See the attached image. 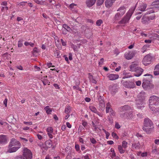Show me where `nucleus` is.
<instances>
[{"instance_id": "obj_1", "label": "nucleus", "mask_w": 159, "mask_h": 159, "mask_svg": "<svg viewBox=\"0 0 159 159\" xmlns=\"http://www.w3.org/2000/svg\"><path fill=\"white\" fill-rule=\"evenodd\" d=\"M32 153L31 151L27 148H25L23 149L22 156L21 155L15 157V159H32Z\"/></svg>"}, {"instance_id": "obj_2", "label": "nucleus", "mask_w": 159, "mask_h": 159, "mask_svg": "<svg viewBox=\"0 0 159 159\" xmlns=\"http://www.w3.org/2000/svg\"><path fill=\"white\" fill-rule=\"evenodd\" d=\"M133 13V11L130 10H129L125 15L118 22V24L120 25H125L128 23Z\"/></svg>"}, {"instance_id": "obj_3", "label": "nucleus", "mask_w": 159, "mask_h": 159, "mask_svg": "<svg viewBox=\"0 0 159 159\" xmlns=\"http://www.w3.org/2000/svg\"><path fill=\"white\" fill-rule=\"evenodd\" d=\"M118 12L115 15L114 18L116 20H118L122 16L126 11L125 7L124 6H121L119 7L117 10Z\"/></svg>"}, {"instance_id": "obj_4", "label": "nucleus", "mask_w": 159, "mask_h": 159, "mask_svg": "<svg viewBox=\"0 0 159 159\" xmlns=\"http://www.w3.org/2000/svg\"><path fill=\"white\" fill-rule=\"evenodd\" d=\"M149 103L155 106H159V98L155 95L151 96L149 99Z\"/></svg>"}, {"instance_id": "obj_5", "label": "nucleus", "mask_w": 159, "mask_h": 159, "mask_svg": "<svg viewBox=\"0 0 159 159\" xmlns=\"http://www.w3.org/2000/svg\"><path fill=\"white\" fill-rule=\"evenodd\" d=\"M142 86L143 88L145 89L152 88L154 87V85L151 84L150 81L145 79L143 80Z\"/></svg>"}, {"instance_id": "obj_6", "label": "nucleus", "mask_w": 159, "mask_h": 159, "mask_svg": "<svg viewBox=\"0 0 159 159\" xmlns=\"http://www.w3.org/2000/svg\"><path fill=\"white\" fill-rule=\"evenodd\" d=\"M21 146V145L20 142L15 139L12 138L11 139L10 142L8 145V147L11 148L13 146Z\"/></svg>"}, {"instance_id": "obj_7", "label": "nucleus", "mask_w": 159, "mask_h": 159, "mask_svg": "<svg viewBox=\"0 0 159 159\" xmlns=\"http://www.w3.org/2000/svg\"><path fill=\"white\" fill-rule=\"evenodd\" d=\"M136 53L135 51H130L125 52V58L127 60L131 59L135 55Z\"/></svg>"}, {"instance_id": "obj_8", "label": "nucleus", "mask_w": 159, "mask_h": 159, "mask_svg": "<svg viewBox=\"0 0 159 159\" xmlns=\"http://www.w3.org/2000/svg\"><path fill=\"white\" fill-rule=\"evenodd\" d=\"M152 57L150 55H146L143 59V63L144 65L147 66L150 63Z\"/></svg>"}, {"instance_id": "obj_9", "label": "nucleus", "mask_w": 159, "mask_h": 159, "mask_svg": "<svg viewBox=\"0 0 159 159\" xmlns=\"http://www.w3.org/2000/svg\"><path fill=\"white\" fill-rule=\"evenodd\" d=\"M107 77L110 80H114L118 79L119 75L118 74L108 73L107 74Z\"/></svg>"}, {"instance_id": "obj_10", "label": "nucleus", "mask_w": 159, "mask_h": 159, "mask_svg": "<svg viewBox=\"0 0 159 159\" xmlns=\"http://www.w3.org/2000/svg\"><path fill=\"white\" fill-rule=\"evenodd\" d=\"M153 123L149 119L147 118L144 119L143 126L146 127H153Z\"/></svg>"}, {"instance_id": "obj_11", "label": "nucleus", "mask_w": 159, "mask_h": 159, "mask_svg": "<svg viewBox=\"0 0 159 159\" xmlns=\"http://www.w3.org/2000/svg\"><path fill=\"white\" fill-rule=\"evenodd\" d=\"M138 66V64L133 63L130 66L129 70L132 72L134 71L137 69H139L141 70V68Z\"/></svg>"}, {"instance_id": "obj_12", "label": "nucleus", "mask_w": 159, "mask_h": 159, "mask_svg": "<svg viewBox=\"0 0 159 159\" xmlns=\"http://www.w3.org/2000/svg\"><path fill=\"white\" fill-rule=\"evenodd\" d=\"M144 100L137 98L136 100V104L138 108H141L143 107L144 104Z\"/></svg>"}, {"instance_id": "obj_13", "label": "nucleus", "mask_w": 159, "mask_h": 159, "mask_svg": "<svg viewBox=\"0 0 159 159\" xmlns=\"http://www.w3.org/2000/svg\"><path fill=\"white\" fill-rule=\"evenodd\" d=\"M109 87L112 94H115L117 91V85L116 84L110 85Z\"/></svg>"}, {"instance_id": "obj_14", "label": "nucleus", "mask_w": 159, "mask_h": 159, "mask_svg": "<svg viewBox=\"0 0 159 159\" xmlns=\"http://www.w3.org/2000/svg\"><path fill=\"white\" fill-rule=\"evenodd\" d=\"M97 0H86L85 4L87 7L90 8L94 5Z\"/></svg>"}, {"instance_id": "obj_15", "label": "nucleus", "mask_w": 159, "mask_h": 159, "mask_svg": "<svg viewBox=\"0 0 159 159\" xmlns=\"http://www.w3.org/2000/svg\"><path fill=\"white\" fill-rule=\"evenodd\" d=\"M130 109L129 106L126 105L120 107L119 108L120 112H128V111Z\"/></svg>"}, {"instance_id": "obj_16", "label": "nucleus", "mask_w": 159, "mask_h": 159, "mask_svg": "<svg viewBox=\"0 0 159 159\" xmlns=\"http://www.w3.org/2000/svg\"><path fill=\"white\" fill-rule=\"evenodd\" d=\"M7 136L5 135H0V144H4L7 143Z\"/></svg>"}, {"instance_id": "obj_17", "label": "nucleus", "mask_w": 159, "mask_h": 159, "mask_svg": "<svg viewBox=\"0 0 159 159\" xmlns=\"http://www.w3.org/2000/svg\"><path fill=\"white\" fill-rule=\"evenodd\" d=\"M125 87L128 88H133L135 86L134 84L132 82H126L124 83Z\"/></svg>"}, {"instance_id": "obj_18", "label": "nucleus", "mask_w": 159, "mask_h": 159, "mask_svg": "<svg viewBox=\"0 0 159 159\" xmlns=\"http://www.w3.org/2000/svg\"><path fill=\"white\" fill-rule=\"evenodd\" d=\"M21 146L13 147L9 148V149L8 151V152L12 153L15 152L19 149Z\"/></svg>"}, {"instance_id": "obj_19", "label": "nucleus", "mask_w": 159, "mask_h": 159, "mask_svg": "<svg viewBox=\"0 0 159 159\" xmlns=\"http://www.w3.org/2000/svg\"><path fill=\"white\" fill-rule=\"evenodd\" d=\"M114 2L111 0H106L105 2V6L107 8H109L112 7Z\"/></svg>"}, {"instance_id": "obj_20", "label": "nucleus", "mask_w": 159, "mask_h": 159, "mask_svg": "<svg viewBox=\"0 0 159 159\" xmlns=\"http://www.w3.org/2000/svg\"><path fill=\"white\" fill-rule=\"evenodd\" d=\"M145 97V93L143 91H141L138 95L137 98L144 101Z\"/></svg>"}, {"instance_id": "obj_21", "label": "nucleus", "mask_w": 159, "mask_h": 159, "mask_svg": "<svg viewBox=\"0 0 159 159\" xmlns=\"http://www.w3.org/2000/svg\"><path fill=\"white\" fill-rule=\"evenodd\" d=\"M153 127H147L143 126V130L146 132L147 134H150L152 131Z\"/></svg>"}, {"instance_id": "obj_22", "label": "nucleus", "mask_w": 159, "mask_h": 159, "mask_svg": "<svg viewBox=\"0 0 159 159\" xmlns=\"http://www.w3.org/2000/svg\"><path fill=\"white\" fill-rule=\"evenodd\" d=\"M147 4L145 3H141L138 7V10L142 11H145L147 7Z\"/></svg>"}, {"instance_id": "obj_23", "label": "nucleus", "mask_w": 159, "mask_h": 159, "mask_svg": "<svg viewBox=\"0 0 159 159\" xmlns=\"http://www.w3.org/2000/svg\"><path fill=\"white\" fill-rule=\"evenodd\" d=\"M141 70L139 69H137L134 72H135V73L134 74V75L137 77H139L140 76L142 73L143 70L141 68Z\"/></svg>"}, {"instance_id": "obj_24", "label": "nucleus", "mask_w": 159, "mask_h": 159, "mask_svg": "<svg viewBox=\"0 0 159 159\" xmlns=\"http://www.w3.org/2000/svg\"><path fill=\"white\" fill-rule=\"evenodd\" d=\"M153 73L155 76L159 75V63L155 66Z\"/></svg>"}, {"instance_id": "obj_25", "label": "nucleus", "mask_w": 159, "mask_h": 159, "mask_svg": "<svg viewBox=\"0 0 159 159\" xmlns=\"http://www.w3.org/2000/svg\"><path fill=\"white\" fill-rule=\"evenodd\" d=\"M149 21V18L148 17L143 16L141 19V22L143 24H147Z\"/></svg>"}, {"instance_id": "obj_26", "label": "nucleus", "mask_w": 159, "mask_h": 159, "mask_svg": "<svg viewBox=\"0 0 159 159\" xmlns=\"http://www.w3.org/2000/svg\"><path fill=\"white\" fill-rule=\"evenodd\" d=\"M151 6L154 7L159 10V0L155 1L151 4Z\"/></svg>"}, {"instance_id": "obj_27", "label": "nucleus", "mask_w": 159, "mask_h": 159, "mask_svg": "<svg viewBox=\"0 0 159 159\" xmlns=\"http://www.w3.org/2000/svg\"><path fill=\"white\" fill-rule=\"evenodd\" d=\"M99 109L102 111H104L105 109V106L104 101L99 102Z\"/></svg>"}, {"instance_id": "obj_28", "label": "nucleus", "mask_w": 159, "mask_h": 159, "mask_svg": "<svg viewBox=\"0 0 159 159\" xmlns=\"http://www.w3.org/2000/svg\"><path fill=\"white\" fill-rule=\"evenodd\" d=\"M132 146L137 149H139L141 147L140 144L139 142L132 144Z\"/></svg>"}, {"instance_id": "obj_29", "label": "nucleus", "mask_w": 159, "mask_h": 159, "mask_svg": "<svg viewBox=\"0 0 159 159\" xmlns=\"http://www.w3.org/2000/svg\"><path fill=\"white\" fill-rule=\"evenodd\" d=\"M44 110L46 111V112L48 114H51L52 111V109L50 108L49 106H47L44 108Z\"/></svg>"}, {"instance_id": "obj_30", "label": "nucleus", "mask_w": 159, "mask_h": 159, "mask_svg": "<svg viewBox=\"0 0 159 159\" xmlns=\"http://www.w3.org/2000/svg\"><path fill=\"white\" fill-rule=\"evenodd\" d=\"M127 112H120V117L124 119H127Z\"/></svg>"}, {"instance_id": "obj_31", "label": "nucleus", "mask_w": 159, "mask_h": 159, "mask_svg": "<svg viewBox=\"0 0 159 159\" xmlns=\"http://www.w3.org/2000/svg\"><path fill=\"white\" fill-rule=\"evenodd\" d=\"M118 148L119 152L121 154H122L125 152V150L123 149V148L121 145H119L118 146Z\"/></svg>"}, {"instance_id": "obj_32", "label": "nucleus", "mask_w": 159, "mask_h": 159, "mask_svg": "<svg viewBox=\"0 0 159 159\" xmlns=\"http://www.w3.org/2000/svg\"><path fill=\"white\" fill-rule=\"evenodd\" d=\"M45 144L48 148H50L52 146V142L51 140L47 141L45 142Z\"/></svg>"}, {"instance_id": "obj_33", "label": "nucleus", "mask_w": 159, "mask_h": 159, "mask_svg": "<svg viewBox=\"0 0 159 159\" xmlns=\"http://www.w3.org/2000/svg\"><path fill=\"white\" fill-rule=\"evenodd\" d=\"M89 109L92 111V112L94 113H96L97 110L96 108L93 106H90L89 107Z\"/></svg>"}, {"instance_id": "obj_34", "label": "nucleus", "mask_w": 159, "mask_h": 159, "mask_svg": "<svg viewBox=\"0 0 159 159\" xmlns=\"http://www.w3.org/2000/svg\"><path fill=\"white\" fill-rule=\"evenodd\" d=\"M62 28L65 30H67L68 31L70 32L71 30V28L66 24L63 25Z\"/></svg>"}, {"instance_id": "obj_35", "label": "nucleus", "mask_w": 159, "mask_h": 159, "mask_svg": "<svg viewBox=\"0 0 159 159\" xmlns=\"http://www.w3.org/2000/svg\"><path fill=\"white\" fill-rule=\"evenodd\" d=\"M71 110V107H70L68 106L67 108H66L65 110V112L67 114H69Z\"/></svg>"}, {"instance_id": "obj_36", "label": "nucleus", "mask_w": 159, "mask_h": 159, "mask_svg": "<svg viewBox=\"0 0 159 159\" xmlns=\"http://www.w3.org/2000/svg\"><path fill=\"white\" fill-rule=\"evenodd\" d=\"M154 106H155V105H151V104L149 103V106L150 109L153 111H155L156 109Z\"/></svg>"}, {"instance_id": "obj_37", "label": "nucleus", "mask_w": 159, "mask_h": 159, "mask_svg": "<svg viewBox=\"0 0 159 159\" xmlns=\"http://www.w3.org/2000/svg\"><path fill=\"white\" fill-rule=\"evenodd\" d=\"M76 4L74 3H71L70 4L69 6V7L70 8L71 10H73V9H75V8L76 7Z\"/></svg>"}, {"instance_id": "obj_38", "label": "nucleus", "mask_w": 159, "mask_h": 159, "mask_svg": "<svg viewBox=\"0 0 159 159\" xmlns=\"http://www.w3.org/2000/svg\"><path fill=\"white\" fill-rule=\"evenodd\" d=\"M127 143L125 141H124L122 142V147L124 149H125L127 147Z\"/></svg>"}, {"instance_id": "obj_39", "label": "nucleus", "mask_w": 159, "mask_h": 159, "mask_svg": "<svg viewBox=\"0 0 159 159\" xmlns=\"http://www.w3.org/2000/svg\"><path fill=\"white\" fill-rule=\"evenodd\" d=\"M89 79L90 81L92 83L94 84L97 83V81L93 78L92 76H90L89 77Z\"/></svg>"}, {"instance_id": "obj_40", "label": "nucleus", "mask_w": 159, "mask_h": 159, "mask_svg": "<svg viewBox=\"0 0 159 159\" xmlns=\"http://www.w3.org/2000/svg\"><path fill=\"white\" fill-rule=\"evenodd\" d=\"M133 117V114L132 111H130L128 113L127 112V119H132Z\"/></svg>"}, {"instance_id": "obj_41", "label": "nucleus", "mask_w": 159, "mask_h": 159, "mask_svg": "<svg viewBox=\"0 0 159 159\" xmlns=\"http://www.w3.org/2000/svg\"><path fill=\"white\" fill-rule=\"evenodd\" d=\"M54 56L56 57V58H58L60 57V53L59 51H56L55 52H54Z\"/></svg>"}, {"instance_id": "obj_42", "label": "nucleus", "mask_w": 159, "mask_h": 159, "mask_svg": "<svg viewBox=\"0 0 159 159\" xmlns=\"http://www.w3.org/2000/svg\"><path fill=\"white\" fill-rule=\"evenodd\" d=\"M149 47V45H148L147 44L144 45L142 48V52L143 53L147 49V48H148Z\"/></svg>"}, {"instance_id": "obj_43", "label": "nucleus", "mask_w": 159, "mask_h": 159, "mask_svg": "<svg viewBox=\"0 0 159 159\" xmlns=\"http://www.w3.org/2000/svg\"><path fill=\"white\" fill-rule=\"evenodd\" d=\"M105 0H98L97 1V6H100L104 2Z\"/></svg>"}, {"instance_id": "obj_44", "label": "nucleus", "mask_w": 159, "mask_h": 159, "mask_svg": "<svg viewBox=\"0 0 159 159\" xmlns=\"http://www.w3.org/2000/svg\"><path fill=\"white\" fill-rule=\"evenodd\" d=\"M47 131L48 133H52L53 129L52 127H49L47 128Z\"/></svg>"}, {"instance_id": "obj_45", "label": "nucleus", "mask_w": 159, "mask_h": 159, "mask_svg": "<svg viewBox=\"0 0 159 159\" xmlns=\"http://www.w3.org/2000/svg\"><path fill=\"white\" fill-rule=\"evenodd\" d=\"M102 22L103 21L102 20L100 19L97 21L96 24L97 26H99L101 25V24L102 23Z\"/></svg>"}, {"instance_id": "obj_46", "label": "nucleus", "mask_w": 159, "mask_h": 159, "mask_svg": "<svg viewBox=\"0 0 159 159\" xmlns=\"http://www.w3.org/2000/svg\"><path fill=\"white\" fill-rule=\"evenodd\" d=\"M112 110V109L110 107H106V113L110 112Z\"/></svg>"}, {"instance_id": "obj_47", "label": "nucleus", "mask_w": 159, "mask_h": 159, "mask_svg": "<svg viewBox=\"0 0 159 159\" xmlns=\"http://www.w3.org/2000/svg\"><path fill=\"white\" fill-rule=\"evenodd\" d=\"M97 98L99 102H102L104 101V100L102 97L100 95L97 96Z\"/></svg>"}, {"instance_id": "obj_48", "label": "nucleus", "mask_w": 159, "mask_h": 159, "mask_svg": "<svg viewBox=\"0 0 159 159\" xmlns=\"http://www.w3.org/2000/svg\"><path fill=\"white\" fill-rule=\"evenodd\" d=\"M90 140L91 143L93 144H95L97 143L96 141L94 138H90Z\"/></svg>"}, {"instance_id": "obj_49", "label": "nucleus", "mask_w": 159, "mask_h": 159, "mask_svg": "<svg viewBox=\"0 0 159 159\" xmlns=\"http://www.w3.org/2000/svg\"><path fill=\"white\" fill-rule=\"evenodd\" d=\"M112 136L113 138H115L116 139H118V136L117 135V134L115 133L112 132Z\"/></svg>"}, {"instance_id": "obj_50", "label": "nucleus", "mask_w": 159, "mask_h": 159, "mask_svg": "<svg viewBox=\"0 0 159 159\" xmlns=\"http://www.w3.org/2000/svg\"><path fill=\"white\" fill-rule=\"evenodd\" d=\"M39 52V50L37 49V48H34L33 50V52L34 53H38Z\"/></svg>"}, {"instance_id": "obj_51", "label": "nucleus", "mask_w": 159, "mask_h": 159, "mask_svg": "<svg viewBox=\"0 0 159 159\" xmlns=\"http://www.w3.org/2000/svg\"><path fill=\"white\" fill-rule=\"evenodd\" d=\"M115 127L117 129H119L120 128V126L119 125L118 122H116L115 125Z\"/></svg>"}, {"instance_id": "obj_52", "label": "nucleus", "mask_w": 159, "mask_h": 159, "mask_svg": "<svg viewBox=\"0 0 159 159\" xmlns=\"http://www.w3.org/2000/svg\"><path fill=\"white\" fill-rule=\"evenodd\" d=\"M8 9V7H2V8L1 9V11H4V10L7 11Z\"/></svg>"}, {"instance_id": "obj_53", "label": "nucleus", "mask_w": 159, "mask_h": 159, "mask_svg": "<svg viewBox=\"0 0 159 159\" xmlns=\"http://www.w3.org/2000/svg\"><path fill=\"white\" fill-rule=\"evenodd\" d=\"M104 61V59L102 58L100 59V61L99 62V65L101 66L102 65Z\"/></svg>"}, {"instance_id": "obj_54", "label": "nucleus", "mask_w": 159, "mask_h": 159, "mask_svg": "<svg viewBox=\"0 0 159 159\" xmlns=\"http://www.w3.org/2000/svg\"><path fill=\"white\" fill-rule=\"evenodd\" d=\"M68 32V31H67L66 30H65L64 29H62V33L64 34H67V32Z\"/></svg>"}, {"instance_id": "obj_55", "label": "nucleus", "mask_w": 159, "mask_h": 159, "mask_svg": "<svg viewBox=\"0 0 159 159\" xmlns=\"http://www.w3.org/2000/svg\"><path fill=\"white\" fill-rule=\"evenodd\" d=\"M7 98H6L3 101V103L5 105V106L6 107H7Z\"/></svg>"}, {"instance_id": "obj_56", "label": "nucleus", "mask_w": 159, "mask_h": 159, "mask_svg": "<svg viewBox=\"0 0 159 159\" xmlns=\"http://www.w3.org/2000/svg\"><path fill=\"white\" fill-rule=\"evenodd\" d=\"M24 123L26 125H32V122L31 121L29 122H24Z\"/></svg>"}, {"instance_id": "obj_57", "label": "nucleus", "mask_w": 159, "mask_h": 159, "mask_svg": "<svg viewBox=\"0 0 159 159\" xmlns=\"http://www.w3.org/2000/svg\"><path fill=\"white\" fill-rule=\"evenodd\" d=\"M61 44L63 46H65L66 45V43L64 41L63 39H61Z\"/></svg>"}, {"instance_id": "obj_58", "label": "nucleus", "mask_w": 159, "mask_h": 159, "mask_svg": "<svg viewBox=\"0 0 159 159\" xmlns=\"http://www.w3.org/2000/svg\"><path fill=\"white\" fill-rule=\"evenodd\" d=\"M148 17L149 18V20H153L154 19L155 17V15H153L151 16Z\"/></svg>"}, {"instance_id": "obj_59", "label": "nucleus", "mask_w": 159, "mask_h": 159, "mask_svg": "<svg viewBox=\"0 0 159 159\" xmlns=\"http://www.w3.org/2000/svg\"><path fill=\"white\" fill-rule=\"evenodd\" d=\"M16 67L18 69L20 70H23V68L22 66H16Z\"/></svg>"}, {"instance_id": "obj_60", "label": "nucleus", "mask_w": 159, "mask_h": 159, "mask_svg": "<svg viewBox=\"0 0 159 159\" xmlns=\"http://www.w3.org/2000/svg\"><path fill=\"white\" fill-rule=\"evenodd\" d=\"M87 123L86 122L83 121H82V124L84 127H85L87 126Z\"/></svg>"}, {"instance_id": "obj_61", "label": "nucleus", "mask_w": 159, "mask_h": 159, "mask_svg": "<svg viewBox=\"0 0 159 159\" xmlns=\"http://www.w3.org/2000/svg\"><path fill=\"white\" fill-rule=\"evenodd\" d=\"M95 113L97 114L99 116L102 117V114L99 113L98 110L97 111V112H96V113Z\"/></svg>"}, {"instance_id": "obj_62", "label": "nucleus", "mask_w": 159, "mask_h": 159, "mask_svg": "<svg viewBox=\"0 0 159 159\" xmlns=\"http://www.w3.org/2000/svg\"><path fill=\"white\" fill-rule=\"evenodd\" d=\"M111 115L112 116H115V112L113 110L111 111Z\"/></svg>"}, {"instance_id": "obj_63", "label": "nucleus", "mask_w": 159, "mask_h": 159, "mask_svg": "<svg viewBox=\"0 0 159 159\" xmlns=\"http://www.w3.org/2000/svg\"><path fill=\"white\" fill-rule=\"evenodd\" d=\"M1 5L3 6H6L7 5V4L6 2L3 1L1 3Z\"/></svg>"}, {"instance_id": "obj_64", "label": "nucleus", "mask_w": 159, "mask_h": 159, "mask_svg": "<svg viewBox=\"0 0 159 159\" xmlns=\"http://www.w3.org/2000/svg\"><path fill=\"white\" fill-rule=\"evenodd\" d=\"M73 88L74 89L79 90L80 89L78 85L74 86Z\"/></svg>"}]
</instances>
